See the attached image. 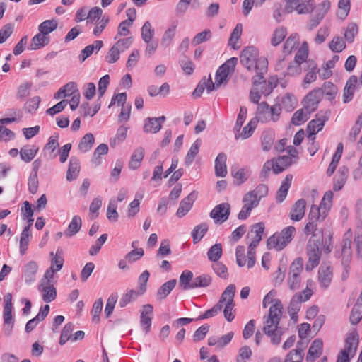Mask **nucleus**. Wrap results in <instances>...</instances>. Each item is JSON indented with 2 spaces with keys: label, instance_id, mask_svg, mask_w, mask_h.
Listing matches in <instances>:
<instances>
[{
  "label": "nucleus",
  "instance_id": "f257e3e1",
  "mask_svg": "<svg viewBox=\"0 0 362 362\" xmlns=\"http://www.w3.org/2000/svg\"><path fill=\"white\" fill-rule=\"evenodd\" d=\"M275 292L269 291L264 298L262 306L267 308L269 304L274 302L269 308L268 315L263 317V332L271 337V342L273 344L279 345L284 333L283 329L279 327L282 315L283 305L280 300L274 299Z\"/></svg>",
  "mask_w": 362,
  "mask_h": 362
},
{
  "label": "nucleus",
  "instance_id": "f03ea898",
  "mask_svg": "<svg viewBox=\"0 0 362 362\" xmlns=\"http://www.w3.org/2000/svg\"><path fill=\"white\" fill-rule=\"evenodd\" d=\"M240 60L242 65L249 71H260V73L267 71V59L264 57H259L258 49L253 46L243 49Z\"/></svg>",
  "mask_w": 362,
  "mask_h": 362
},
{
  "label": "nucleus",
  "instance_id": "7ed1b4c3",
  "mask_svg": "<svg viewBox=\"0 0 362 362\" xmlns=\"http://www.w3.org/2000/svg\"><path fill=\"white\" fill-rule=\"evenodd\" d=\"M282 112V107L280 103H276L274 105L269 106L266 102H262L258 104L256 118L258 122H276L280 118Z\"/></svg>",
  "mask_w": 362,
  "mask_h": 362
},
{
  "label": "nucleus",
  "instance_id": "20e7f679",
  "mask_svg": "<svg viewBox=\"0 0 362 362\" xmlns=\"http://www.w3.org/2000/svg\"><path fill=\"white\" fill-rule=\"evenodd\" d=\"M296 233V228L293 226H288L284 228L279 234H274L267 240V246L269 249L276 250H283L293 239Z\"/></svg>",
  "mask_w": 362,
  "mask_h": 362
},
{
  "label": "nucleus",
  "instance_id": "39448f33",
  "mask_svg": "<svg viewBox=\"0 0 362 362\" xmlns=\"http://www.w3.org/2000/svg\"><path fill=\"white\" fill-rule=\"evenodd\" d=\"M237 64L238 58L231 57L219 66L216 71L215 82L214 83L217 89L227 80L228 76L234 72Z\"/></svg>",
  "mask_w": 362,
  "mask_h": 362
},
{
  "label": "nucleus",
  "instance_id": "423d86ee",
  "mask_svg": "<svg viewBox=\"0 0 362 362\" xmlns=\"http://www.w3.org/2000/svg\"><path fill=\"white\" fill-rule=\"evenodd\" d=\"M329 110H321L316 114L315 118L310 120L307 125V137H314L322 129L325 122L329 118Z\"/></svg>",
  "mask_w": 362,
  "mask_h": 362
},
{
  "label": "nucleus",
  "instance_id": "0eeeda50",
  "mask_svg": "<svg viewBox=\"0 0 362 362\" xmlns=\"http://www.w3.org/2000/svg\"><path fill=\"white\" fill-rule=\"evenodd\" d=\"M12 294L8 293L4 296V306L3 310V318L5 325L4 334L10 337L14 325V320L12 315Z\"/></svg>",
  "mask_w": 362,
  "mask_h": 362
},
{
  "label": "nucleus",
  "instance_id": "6e6552de",
  "mask_svg": "<svg viewBox=\"0 0 362 362\" xmlns=\"http://www.w3.org/2000/svg\"><path fill=\"white\" fill-rule=\"evenodd\" d=\"M307 255L308 260L305 265V269L311 271L319 264L321 258V250L319 247V243L312 242L310 240L307 245Z\"/></svg>",
  "mask_w": 362,
  "mask_h": 362
},
{
  "label": "nucleus",
  "instance_id": "1a4fd4ad",
  "mask_svg": "<svg viewBox=\"0 0 362 362\" xmlns=\"http://www.w3.org/2000/svg\"><path fill=\"white\" fill-rule=\"evenodd\" d=\"M230 214V205L224 202L216 205L210 212V217L214 219L216 224H221L226 221Z\"/></svg>",
  "mask_w": 362,
  "mask_h": 362
},
{
  "label": "nucleus",
  "instance_id": "9d476101",
  "mask_svg": "<svg viewBox=\"0 0 362 362\" xmlns=\"http://www.w3.org/2000/svg\"><path fill=\"white\" fill-rule=\"evenodd\" d=\"M359 343V336L355 328L350 330L345 339V348L342 351L348 355L354 356L357 351Z\"/></svg>",
  "mask_w": 362,
  "mask_h": 362
},
{
  "label": "nucleus",
  "instance_id": "9b49d317",
  "mask_svg": "<svg viewBox=\"0 0 362 362\" xmlns=\"http://www.w3.org/2000/svg\"><path fill=\"white\" fill-rule=\"evenodd\" d=\"M321 91L316 89L311 90L303 99V107L308 112H313L317 110L321 100Z\"/></svg>",
  "mask_w": 362,
  "mask_h": 362
},
{
  "label": "nucleus",
  "instance_id": "f8f14e48",
  "mask_svg": "<svg viewBox=\"0 0 362 362\" xmlns=\"http://www.w3.org/2000/svg\"><path fill=\"white\" fill-rule=\"evenodd\" d=\"M197 197V192H192L188 196L185 197L180 203L179 208L177 211V216L180 218L185 216L192 209L194 202Z\"/></svg>",
  "mask_w": 362,
  "mask_h": 362
},
{
  "label": "nucleus",
  "instance_id": "ddd939ff",
  "mask_svg": "<svg viewBox=\"0 0 362 362\" xmlns=\"http://www.w3.org/2000/svg\"><path fill=\"white\" fill-rule=\"evenodd\" d=\"M153 310V307L152 305L146 304L143 306L141 312L140 324L146 333H148L151 329Z\"/></svg>",
  "mask_w": 362,
  "mask_h": 362
},
{
  "label": "nucleus",
  "instance_id": "4468645a",
  "mask_svg": "<svg viewBox=\"0 0 362 362\" xmlns=\"http://www.w3.org/2000/svg\"><path fill=\"white\" fill-rule=\"evenodd\" d=\"M349 176V168L348 167L343 165L341 166L336 175H334L333 180V190L335 192L341 190L346 182Z\"/></svg>",
  "mask_w": 362,
  "mask_h": 362
},
{
  "label": "nucleus",
  "instance_id": "2eb2a0df",
  "mask_svg": "<svg viewBox=\"0 0 362 362\" xmlns=\"http://www.w3.org/2000/svg\"><path fill=\"white\" fill-rule=\"evenodd\" d=\"M38 265L35 261H30L25 264L22 273L26 284H31L35 281Z\"/></svg>",
  "mask_w": 362,
  "mask_h": 362
},
{
  "label": "nucleus",
  "instance_id": "dca6fc26",
  "mask_svg": "<svg viewBox=\"0 0 362 362\" xmlns=\"http://www.w3.org/2000/svg\"><path fill=\"white\" fill-rule=\"evenodd\" d=\"M306 201L303 199H300L293 205L290 211V218L292 221H300L305 212Z\"/></svg>",
  "mask_w": 362,
  "mask_h": 362
},
{
  "label": "nucleus",
  "instance_id": "f3484780",
  "mask_svg": "<svg viewBox=\"0 0 362 362\" xmlns=\"http://www.w3.org/2000/svg\"><path fill=\"white\" fill-rule=\"evenodd\" d=\"M318 274L320 285L325 288H327L332 279V269L331 267L322 264L319 269Z\"/></svg>",
  "mask_w": 362,
  "mask_h": 362
},
{
  "label": "nucleus",
  "instance_id": "a211bd4d",
  "mask_svg": "<svg viewBox=\"0 0 362 362\" xmlns=\"http://www.w3.org/2000/svg\"><path fill=\"white\" fill-rule=\"evenodd\" d=\"M38 291L42 293V299L46 303H50L57 297V291L52 284L40 283Z\"/></svg>",
  "mask_w": 362,
  "mask_h": 362
},
{
  "label": "nucleus",
  "instance_id": "6ab92c4d",
  "mask_svg": "<svg viewBox=\"0 0 362 362\" xmlns=\"http://www.w3.org/2000/svg\"><path fill=\"white\" fill-rule=\"evenodd\" d=\"M81 169L79 159L75 156H71L69 160V167L66 172V178L71 182L76 179L78 176Z\"/></svg>",
  "mask_w": 362,
  "mask_h": 362
},
{
  "label": "nucleus",
  "instance_id": "aec40b11",
  "mask_svg": "<svg viewBox=\"0 0 362 362\" xmlns=\"http://www.w3.org/2000/svg\"><path fill=\"white\" fill-rule=\"evenodd\" d=\"M293 180V175L288 174L283 180L276 195V201L277 203H281L286 199L288 189L291 187Z\"/></svg>",
  "mask_w": 362,
  "mask_h": 362
},
{
  "label": "nucleus",
  "instance_id": "412c9836",
  "mask_svg": "<svg viewBox=\"0 0 362 362\" xmlns=\"http://www.w3.org/2000/svg\"><path fill=\"white\" fill-rule=\"evenodd\" d=\"M206 89L208 93L211 92L214 90H216V85L214 84V82L211 80V76H209V78H204L200 82L198 83L197 88L193 91V96L195 98H198L201 96L204 89Z\"/></svg>",
  "mask_w": 362,
  "mask_h": 362
},
{
  "label": "nucleus",
  "instance_id": "4be33fe9",
  "mask_svg": "<svg viewBox=\"0 0 362 362\" xmlns=\"http://www.w3.org/2000/svg\"><path fill=\"white\" fill-rule=\"evenodd\" d=\"M227 157L224 153H220L215 160V174L216 177H224L227 175Z\"/></svg>",
  "mask_w": 362,
  "mask_h": 362
},
{
  "label": "nucleus",
  "instance_id": "5701e85b",
  "mask_svg": "<svg viewBox=\"0 0 362 362\" xmlns=\"http://www.w3.org/2000/svg\"><path fill=\"white\" fill-rule=\"evenodd\" d=\"M50 42V37L41 33L36 34L30 41L28 49L30 50H37L46 45Z\"/></svg>",
  "mask_w": 362,
  "mask_h": 362
},
{
  "label": "nucleus",
  "instance_id": "b1692460",
  "mask_svg": "<svg viewBox=\"0 0 362 362\" xmlns=\"http://www.w3.org/2000/svg\"><path fill=\"white\" fill-rule=\"evenodd\" d=\"M264 230V224L262 222L254 224L248 235H252L251 246L257 247L262 238Z\"/></svg>",
  "mask_w": 362,
  "mask_h": 362
},
{
  "label": "nucleus",
  "instance_id": "393cba45",
  "mask_svg": "<svg viewBox=\"0 0 362 362\" xmlns=\"http://www.w3.org/2000/svg\"><path fill=\"white\" fill-rule=\"evenodd\" d=\"M59 146L58 136H50L48 142L45 144L43 148L44 156L49 159L55 158L57 154H54V152Z\"/></svg>",
  "mask_w": 362,
  "mask_h": 362
},
{
  "label": "nucleus",
  "instance_id": "a878e982",
  "mask_svg": "<svg viewBox=\"0 0 362 362\" xmlns=\"http://www.w3.org/2000/svg\"><path fill=\"white\" fill-rule=\"evenodd\" d=\"M322 345L323 343L320 339H316L313 341L306 356V361L308 362L315 361V360L320 356L319 351L322 350Z\"/></svg>",
  "mask_w": 362,
  "mask_h": 362
},
{
  "label": "nucleus",
  "instance_id": "bb28decb",
  "mask_svg": "<svg viewBox=\"0 0 362 362\" xmlns=\"http://www.w3.org/2000/svg\"><path fill=\"white\" fill-rule=\"evenodd\" d=\"M193 273L189 270H185L179 279V286L182 290L193 289Z\"/></svg>",
  "mask_w": 362,
  "mask_h": 362
},
{
  "label": "nucleus",
  "instance_id": "cd10ccee",
  "mask_svg": "<svg viewBox=\"0 0 362 362\" xmlns=\"http://www.w3.org/2000/svg\"><path fill=\"white\" fill-rule=\"evenodd\" d=\"M103 46V42L101 40H95L93 44L86 46L82 49L80 55L78 56L81 62H84L88 57H89L96 50L98 52Z\"/></svg>",
  "mask_w": 362,
  "mask_h": 362
},
{
  "label": "nucleus",
  "instance_id": "c85d7f7f",
  "mask_svg": "<svg viewBox=\"0 0 362 362\" xmlns=\"http://www.w3.org/2000/svg\"><path fill=\"white\" fill-rule=\"evenodd\" d=\"M342 152H343V144H342V143H339L337 145V150H336L335 153H334V155L332 156V161L327 170L326 173H327V176L330 177L331 175H332V174L335 171V170L338 165V163L339 162V160L341 157Z\"/></svg>",
  "mask_w": 362,
  "mask_h": 362
},
{
  "label": "nucleus",
  "instance_id": "c756f323",
  "mask_svg": "<svg viewBox=\"0 0 362 362\" xmlns=\"http://www.w3.org/2000/svg\"><path fill=\"white\" fill-rule=\"evenodd\" d=\"M38 151L39 148L37 146L33 145L30 146L27 145L21 148L19 153L23 161L29 163L35 158Z\"/></svg>",
  "mask_w": 362,
  "mask_h": 362
},
{
  "label": "nucleus",
  "instance_id": "7c9ffc66",
  "mask_svg": "<svg viewBox=\"0 0 362 362\" xmlns=\"http://www.w3.org/2000/svg\"><path fill=\"white\" fill-rule=\"evenodd\" d=\"M177 284L176 279H171L164 283L158 290L156 297L158 300L165 299L175 287Z\"/></svg>",
  "mask_w": 362,
  "mask_h": 362
},
{
  "label": "nucleus",
  "instance_id": "2f4dec72",
  "mask_svg": "<svg viewBox=\"0 0 362 362\" xmlns=\"http://www.w3.org/2000/svg\"><path fill=\"white\" fill-rule=\"evenodd\" d=\"M297 349L291 351L287 355V358L292 362H301L304 356L305 343L299 341L297 343Z\"/></svg>",
  "mask_w": 362,
  "mask_h": 362
},
{
  "label": "nucleus",
  "instance_id": "473e14b6",
  "mask_svg": "<svg viewBox=\"0 0 362 362\" xmlns=\"http://www.w3.org/2000/svg\"><path fill=\"white\" fill-rule=\"evenodd\" d=\"M82 221L80 216H74L70 222L68 228L65 230V236L70 238L75 235L81 229Z\"/></svg>",
  "mask_w": 362,
  "mask_h": 362
},
{
  "label": "nucleus",
  "instance_id": "72a5a7b5",
  "mask_svg": "<svg viewBox=\"0 0 362 362\" xmlns=\"http://www.w3.org/2000/svg\"><path fill=\"white\" fill-rule=\"evenodd\" d=\"M144 149L141 147H139L134 150L133 152L131 160L129 163V168L132 170L137 169L144 158Z\"/></svg>",
  "mask_w": 362,
  "mask_h": 362
},
{
  "label": "nucleus",
  "instance_id": "f704fd0d",
  "mask_svg": "<svg viewBox=\"0 0 362 362\" xmlns=\"http://www.w3.org/2000/svg\"><path fill=\"white\" fill-rule=\"evenodd\" d=\"M258 120L256 117L252 118L250 122L243 127V131L240 134H237L235 132V139H238L240 137L242 139H247L252 136L257 127V124Z\"/></svg>",
  "mask_w": 362,
  "mask_h": 362
},
{
  "label": "nucleus",
  "instance_id": "c9c22d12",
  "mask_svg": "<svg viewBox=\"0 0 362 362\" xmlns=\"http://www.w3.org/2000/svg\"><path fill=\"white\" fill-rule=\"evenodd\" d=\"M292 164V160L290 156H282L278 157L274 161V173L279 174L283 172L286 168L289 167Z\"/></svg>",
  "mask_w": 362,
  "mask_h": 362
},
{
  "label": "nucleus",
  "instance_id": "e433bc0d",
  "mask_svg": "<svg viewBox=\"0 0 362 362\" xmlns=\"http://www.w3.org/2000/svg\"><path fill=\"white\" fill-rule=\"evenodd\" d=\"M235 293V286L234 284H230L227 286V288L225 289V291L221 294L220 299L218 300V303L221 305H223L224 303H229L231 302V303H234V296Z\"/></svg>",
  "mask_w": 362,
  "mask_h": 362
},
{
  "label": "nucleus",
  "instance_id": "4c0bfd02",
  "mask_svg": "<svg viewBox=\"0 0 362 362\" xmlns=\"http://www.w3.org/2000/svg\"><path fill=\"white\" fill-rule=\"evenodd\" d=\"M95 141V138L92 133L86 134L81 139L78 144V149L81 152L86 153L89 151Z\"/></svg>",
  "mask_w": 362,
  "mask_h": 362
},
{
  "label": "nucleus",
  "instance_id": "58836bf2",
  "mask_svg": "<svg viewBox=\"0 0 362 362\" xmlns=\"http://www.w3.org/2000/svg\"><path fill=\"white\" fill-rule=\"evenodd\" d=\"M58 23L56 20H46L42 22L38 26V30L42 34L49 36L48 35L55 30L57 28Z\"/></svg>",
  "mask_w": 362,
  "mask_h": 362
},
{
  "label": "nucleus",
  "instance_id": "ea45409f",
  "mask_svg": "<svg viewBox=\"0 0 362 362\" xmlns=\"http://www.w3.org/2000/svg\"><path fill=\"white\" fill-rule=\"evenodd\" d=\"M316 90L321 91V97L325 95L329 100L334 98L337 92V86L329 81L325 82L322 88Z\"/></svg>",
  "mask_w": 362,
  "mask_h": 362
},
{
  "label": "nucleus",
  "instance_id": "a19ab883",
  "mask_svg": "<svg viewBox=\"0 0 362 362\" xmlns=\"http://www.w3.org/2000/svg\"><path fill=\"white\" fill-rule=\"evenodd\" d=\"M281 105L287 112H291L297 104V100L296 97L291 93H287L283 96L281 100Z\"/></svg>",
  "mask_w": 362,
  "mask_h": 362
},
{
  "label": "nucleus",
  "instance_id": "79ce46f5",
  "mask_svg": "<svg viewBox=\"0 0 362 362\" xmlns=\"http://www.w3.org/2000/svg\"><path fill=\"white\" fill-rule=\"evenodd\" d=\"M202 144V140L200 139H197L193 144L191 146L186 157H185V164L189 165L192 163L194 160L195 156L197 155L199 151V148Z\"/></svg>",
  "mask_w": 362,
  "mask_h": 362
},
{
  "label": "nucleus",
  "instance_id": "37998d69",
  "mask_svg": "<svg viewBox=\"0 0 362 362\" xmlns=\"http://www.w3.org/2000/svg\"><path fill=\"white\" fill-rule=\"evenodd\" d=\"M231 174L234 177V182L236 185H240L245 182L250 175L248 171L245 170L244 168H240L236 170V168L234 167L231 168Z\"/></svg>",
  "mask_w": 362,
  "mask_h": 362
},
{
  "label": "nucleus",
  "instance_id": "c03bdc74",
  "mask_svg": "<svg viewBox=\"0 0 362 362\" xmlns=\"http://www.w3.org/2000/svg\"><path fill=\"white\" fill-rule=\"evenodd\" d=\"M143 295L140 293L139 291L136 290H129L127 293H124L119 300V306L121 308H124L129 303L135 300L139 296Z\"/></svg>",
  "mask_w": 362,
  "mask_h": 362
},
{
  "label": "nucleus",
  "instance_id": "a18cd8bd",
  "mask_svg": "<svg viewBox=\"0 0 362 362\" xmlns=\"http://www.w3.org/2000/svg\"><path fill=\"white\" fill-rule=\"evenodd\" d=\"M311 112L306 111L304 107L297 110L291 118V123L294 125H301L309 119Z\"/></svg>",
  "mask_w": 362,
  "mask_h": 362
},
{
  "label": "nucleus",
  "instance_id": "49530a36",
  "mask_svg": "<svg viewBox=\"0 0 362 362\" xmlns=\"http://www.w3.org/2000/svg\"><path fill=\"white\" fill-rule=\"evenodd\" d=\"M346 45L344 39L339 36H334L329 43V48L332 52L339 53L345 49Z\"/></svg>",
  "mask_w": 362,
  "mask_h": 362
},
{
  "label": "nucleus",
  "instance_id": "de8ad7c7",
  "mask_svg": "<svg viewBox=\"0 0 362 362\" xmlns=\"http://www.w3.org/2000/svg\"><path fill=\"white\" fill-rule=\"evenodd\" d=\"M326 216L327 214L325 210L322 211L317 206L312 205L308 214V220L317 222L323 221Z\"/></svg>",
  "mask_w": 362,
  "mask_h": 362
},
{
  "label": "nucleus",
  "instance_id": "09e8293b",
  "mask_svg": "<svg viewBox=\"0 0 362 362\" xmlns=\"http://www.w3.org/2000/svg\"><path fill=\"white\" fill-rule=\"evenodd\" d=\"M208 230V225L206 223H202L197 226L192 232L193 243L194 244L199 243L204 237V234Z\"/></svg>",
  "mask_w": 362,
  "mask_h": 362
},
{
  "label": "nucleus",
  "instance_id": "8fccbe9b",
  "mask_svg": "<svg viewBox=\"0 0 362 362\" xmlns=\"http://www.w3.org/2000/svg\"><path fill=\"white\" fill-rule=\"evenodd\" d=\"M162 127L160 122H158L156 117H148L144 127L146 133H157Z\"/></svg>",
  "mask_w": 362,
  "mask_h": 362
},
{
  "label": "nucleus",
  "instance_id": "3c124183",
  "mask_svg": "<svg viewBox=\"0 0 362 362\" xmlns=\"http://www.w3.org/2000/svg\"><path fill=\"white\" fill-rule=\"evenodd\" d=\"M287 35L286 28L284 27H279L276 28L272 36L271 44L273 46L279 45L286 37Z\"/></svg>",
  "mask_w": 362,
  "mask_h": 362
},
{
  "label": "nucleus",
  "instance_id": "603ef678",
  "mask_svg": "<svg viewBox=\"0 0 362 362\" xmlns=\"http://www.w3.org/2000/svg\"><path fill=\"white\" fill-rule=\"evenodd\" d=\"M223 250L220 243H216L212 245L208 252L207 257L211 262H216L222 255Z\"/></svg>",
  "mask_w": 362,
  "mask_h": 362
},
{
  "label": "nucleus",
  "instance_id": "864d4df0",
  "mask_svg": "<svg viewBox=\"0 0 362 362\" xmlns=\"http://www.w3.org/2000/svg\"><path fill=\"white\" fill-rule=\"evenodd\" d=\"M108 152V146L105 144H100L94 151L91 162L95 165H99L101 163L100 156L105 155Z\"/></svg>",
  "mask_w": 362,
  "mask_h": 362
},
{
  "label": "nucleus",
  "instance_id": "5fc2aeb1",
  "mask_svg": "<svg viewBox=\"0 0 362 362\" xmlns=\"http://www.w3.org/2000/svg\"><path fill=\"white\" fill-rule=\"evenodd\" d=\"M298 45L297 34L291 35L286 40L283 52L285 54H290L293 49L297 47Z\"/></svg>",
  "mask_w": 362,
  "mask_h": 362
},
{
  "label": "nucleus",
  "instance_id": "6e6d98bb",
  "mask_svg": "<svg viewBox=\"0 0 362 362\" xmlns=\"http://www.w3.org/2000/svg\"><path fill=\"white\" fill-rule=\"evenodd\" d=\"M302 295L300 293H296L288 307V312L292 313V315L298 314L301 307Z\"/></svg>",
  "mask_w": 362,
  "mask_h": 362
},
{
  "label": "nucleus",
  "instance_id": "4d7b16f0",
  "mask_svg": "<svg viewBox=\"0 0 362 362\" xmlns=\"http://www.w3.org/2000/svg\"><path fill=\"white\" fill-rule=\"evenodd\" d=\"M242 30V25L238 23L236 25L235 28L233 29L232 33L230 34V37L228 40V45L231 46L234 49H238L240 47V46H236L235 44L240 37Z\"/></svg>",
  "mask_w": 362,
  "mask_h": 362
},
{
  "label": "nucleus",
  "instance_id": "13d9d810",
  "mask_svg": "<svg viewBox=\"0 0 362 362\" xmlns=\"http://www.w3.org/2000/svg\"><path fill=\"white\" fill-rule=\"evenodd\" d=\"M358 28L356 23H350L347 25L344 32V38L348 43H351L354 41L355 36L358 34Z\"/></svg>",
  "mask_w": 362,
  "mask_h": 362
},
{
  "label": "nucleus",
  "instance_id": "bf43d9fd",
  "mask_svg": "<svg viewBox=\"0 0 362 362\" xmlns=\"http://www.w3.org/2000/svg\"><path fill=\"white\" fill-rule=\"evenodd\" d=\"M274 136L271 132H264L261 136L262 147L263 151H268L274 144Z\"/></svg>",
  "mask_w": 362,
  "mask_h": 362
},
{
  "label": "nucleus",
  "instance_id": "052dcab7",
  "mask_svg": "<svg viewBox=\"0 0 362 362\" xmlns=\"http://www.w3.org/2000/svg\"><path fill=\"white\" fill-rule=\"evenodd\" d=\"M315 6V2L314 0H308L298 4L296 10L299 14L309 13L313 11Z\"/></svg>",
  "mask_w": 362,
  "mask_h": 362
},
{
  "label": "nucleus",
  "instance_id": "680f3d73",
  "mask_svg": "<svg viewBox=\"0 0 362 362\" xmlns=\"http://www.w3.org/2000/svg\"><path fill=\"white\" fill-rule=\"evenodd\" d=\"M154 29L149 21H146L141 28V37L145 42L151 40L154 35Z\"/></svg>",
  "mask_w": 362,
  "mask_h": 362
},
{
  "label": "nucleus",
  "instance_id": "e2e57ef3",
  "mask_svg": "<svg viewBox=\"0 0 362 362\" xmlns=\"http://www.w3.org/2000/svg\"><path fill=\"white\" fill-rule=\"evenodd\" d=\"M211 278L208 274H202L193 279V289L199 287H206L210 285Z\"/></svg>",
  "mask_w": 362,
  "mask_h": 362
},
{
  "label": "nucleus",
  "instance_id": "0e129e2a",
  "mask_svg": "<svg viewBox=\"0 0 362 362\" xmlns=\"http://www.w3.org/2000/svg\"><path fill=\"white\" fill-rule=\"evenodd\" d=\"M73 330L74 324L72 322H69L65 325L64 327L63 328L61 332V336L59 339L60 345H64L71 338Z\"/></svg>",
  "mask_w": 362,
  "mask_h": 362
},
{
  "label": "nucleus",
  "instance_id": "69168bd1",
  "mask_svg": "<svg viewBox=\"0 0 362 362\" xmlns=\"http://www.w3.org/2000/svg\"><path fill=\"white\" fill-rule=\"evenodd\" d=\"M211 37V32L209 29H205L201 33H197L192 40V45L197 46L202 42L209 40Z\"/></svg>",
  "mask_w": 362,
  "mask_h": 362
},
{
  "label": "nucleus",
  "instance_id": "338daca9",
  "mask_svg": "<svg viewBox=\"0 0 362 362\" xmlns=\"http://www.w3.org/2000/svg\"><path fill=\"white\" fill-rule=\"evenodd\" d=\"M41 102V99L39 96H35L28 100L25 105L24 108L29 113H34L39 107V105Z\"/></svg>",
  "mask_w": 362,
  "mask_h": 362
},
{
  "label": "nucleus",
  "instance_id": "774afa93",
  "mask_svg": "<svg viewBox=\"0 0 362 362\" xmlns=\"http://www.w3.org/2000/svg\"><path fill=\"white\" fill-rule=\"evenodd\" d=\"M361 319H362V308L354 305V306L353 307V308L351 311V314H350V317H349L350 322L352 325H357L361 321Z\"/></svg>",
  "mask_w": 362,
  "mask_h": 362
}]
</instances>
